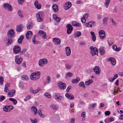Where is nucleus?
Returning a JSON list of instances; mask_svg holds the SVG:
<instances>
[{
	"mask_svg": "<svg viewBox=\"0 0 123 123\" xmlns=\"http://www.w3.org/2000/svg\"><path fill=\"white\" fill-rule=\"evenodd\" d=\"M30 120L32 123H37V120L36 119H35L34 120H32L31 119H30Z\"/></svg>",
	"mask_w": 123,
	"mask_h": 123,
	"instance_id": "nucleus-58",
	"label": "nucleus"
},
{
	"mask_svg": "<svg viewBox=\"0 0 123 123\" xmlns=\"http://www.w3.org/2000/svg\"><path fill=\"white\" fill-rule=\"evenodd\" d=\"M24 28V26L22 25H20L17 26L16 28L17 31L18 32H21Z\"/></svg>",
	"mask_w": 123,
	"mask_h": 123,
	"instance_id": "nucleus-17",
	"label": "nucleus"
},
{
	"mask_svg": "<svg viewBox=\"0 0 123 123\" xmlns=\"http://www.w3.org/2000/svg\"><path fill=\"white\" fill-rule=\"evenodd\" d=\"M4 8L6 9H8L9 11H11L12 10V8L11 5L9 4L6 3L3 5Z\"/></svg>",
	"mask_w": 123,
	"mask_h": 123,
	"instance_id": "nucleus-10",
	"label": "nucleus"
},
{
	"mask_svg": "<svg viewBox=\"0 0 123 123\" xmlns=\"http://www.w3.org/2000/svg\"><path fill=\"white\" fill-rule=\"evenodd\" d=\"M53 97L55 100L58 102L62 100L63 99V97L61 96H58L55 93L54 94Z\"/></svg>",
	"mask_w": 123,
	"mask_h": 123,
	"instance_id": "nucleus-12",
	"label": "nucleus"
},
{
	"mask_svg": "<svg viewBox=\"0 0 123 123\" xmlns=\"http://www.w3.org/2000/svg\"><path fill=\"white\" fill-rule=\"evenodd\" d=\"M65 96L68 98L70 99H73L74 98V97L71 94L67 93L65 94Z\"/></svg>",
	"mask_w": 123,
	"mask_h": 123,
	"instance_id": "nucleus-21",
	"label": "nucleus"
},
{
	"mask_svg": "<svg viewBox=\"0 0 123 123\" xmlns=\"http://www.w3.org/2000/svg\"><path fill=\"white\" fill-rule=\"evenodd\" d=\"M26 27L28 30H30L33 27L32 24L31 22H29L27 24Z\"/></svg>",
	"mask_w": 123,
	"mask_h": 123,
	"instance_id": "nucleus-26",
	"label": "nucleus"
},
{
	"mask_svg": "<svg viewBox=\"0 0 123 123\" xmlns=\"http://www.w3.org/2000/svg\"><path fill=\"white\" fill-rule=\"evenodd\" d=\"M66 68L68 69H70L72 68V66L68 64H65Z\"/></svg>",
	"mask_w": 123,
	"mask_h": 123,
	"instance_id": "nucleus-49",
	"label": "nucleus"
},
{
	"mask_svg": "<svg viewBox=\"0 0 123 123\" xmlns=\"http://www.w3.org/2000/svg\"><path fill=\"white\" fill-rule=\"evenodd\" d=\"M96 24V22L93 21L89 22L85 24V25L86 27H89L91 28L92 26L95 25Z\"/></svg>",
	"mask_w": 123,
	"mask_h": 123,
	"instance_id": "nucleus-5",
	"label": "nucleus"
},
{
	"mask_svg": "<svg viewBox=\"0 0 123 123\" xmlns=\"http://www.w3.org/2000/svg\"><path fill=\"white\" fill-rule=\"evenodd\" d=\"M51 79L50 77L49 76H48L46 77V81L47 83H49Z\"/></svg>",
	"mask_w": 123,
	"mask_h": 123,
	"instance_id": "nucleus-48",
	"label": "nucleus"
},
{
	"mask_svg": "<svg viewBox=\"0 0 123 123\" xmlns=\"http://www.w3.org/2000/svg\"><path fill=\"white\" fill-rule=\"evenodd\" d=\"M78 86H80L84 88H85L86 87L84 83L83 82H80L78 84Z\"/></svg>",
	"mask_w": 123,
	"mask_h": 123,
	"instance_id": "nucleus-37",
	"label": "nucleus"
},
{
	"mask_svg": "<svg viewBox=\"0 0 123 123\" xmlns=\"http://www.w3.org/2000/svg\"><path fill=\"white\" fill-rule=\"evenodd\" d=\"M30 91L31 93L33 94H35L36 92L35 90H34L32 88H31L30 89Z\"/></svg>",
	"mask_w": 123,
	"mask_h": 123,
	"instance_id": "nucleus-50",
	"label": "nucleus"
},
{
	"mask_svg": "<svg viewBox=\"0 0 123 123\" xmlns=\"http://www.w3.org/2000/svg\"><path fill=\"white\" fill-rule=\"evenodd\" d=\"M112 48L114 50L117 51H119L120 49V47L117 48V45H114L113 46Z\"/></svg>",
	"mask_w": 123,
	"mask_h": 123,
	"instance_id": "nucleus-30",
	"label": "nucleus"
},
{
	"mask_svg": "<svg viewBox=\"0 0 123 123\" xmlns=\"http://www.w3.org/2000/svg\"><path fill=\"white\" fill-rule=\"evenodd\" d=\"M18 14L19 16L21 18H22L23 17V16L22 14L21 11L20 10H19L18 11Z\"/></svg>",
	"mask_w": 123,
	"mask_h": 123,
	"instance_id": "nucleus-41",
	"label": "nucleus"
},
{
	"mask_svg": "<svg viewBox=\"0 0 123 123\" xmlns=\"http://www.w3.org/2000/svg\"><path fill=\"white\" fill-rule=\"evenodd\" d=\"M7 35L8 37H13L15 36L14 30L11 29L9 30L7 32Z\"/></svg>",
	"mask_w": 123,
	"mask_h": 123,
	"instance_id": "nucleus-6",
	"label": "nucleus"
},
{
	"mask_svg": "<svg viewBox=\"0 0 123 123\" xmlns=\"http://www.w3.org/2000/svg\"><path fill=\"white\" fill-rule=\"evenodd\" d=\"M67 28V33L68 34H70L73 30V28L71 25L70 24H68L66 25Z\"/></svg>",
	"mask_w": 123,
	"mask_h": 123,
	"instance_id": "nucleus-8",
	"label": "nucleus"
},
{
	"mask_svg": "<svg viewBox=\"0 0 123 123\" xmlns=\"http://www.w3.org/2000/svg\"><path fill=\"white\" fill-rule=\"evenodd\" d=\"M22 58L21 57H19V55H17L15 56V61L17 64H20L22 62Z\"/></svg>",
	"mask_w": 123,
	"mask_h": 123,
	"instance_id": "nucleus-4",
	"label": "nucleus"
},
{
	"mask_svg": "<svg viewBox=\"0 0 123 123\" xmlns=\"http://www.w3.org/2000/svg\"><path fill=\"white\" fill-rule=\"evenodd\" d=\"M31 111L34 112V115H36L37 113V109L34 106H32L31 108Z\"/></svg>",
	"mask_w": 123,
	"mask_h": 123,
	"instance_id": "nucleus-22",
	"label": "nucleus"
},
{
	"mask_svg": "<svg viewBox=\"0 0 123 123\" xmlns=\"http://www.w3.org/2000/svg\"><path fill=\"white\" fill-rule=\"evenodd\" d=\"M38 34L42 37L43 38L45 39L47 37L46 33L44 31L40 30L39 31Z\"/></svg>",
	"mask_w": 123,
	"mask_h": 123,
	"instance_id": "nucleus-9",
	"label": "nucleus"
},
{
	"mask_svg": "<svg viewBox=\"0 0 123 123\" xmlns=\"http://www.w3.org/2000/svg\"><path fill=\"white\" fill-rule=\"evenodd\" d=\"M47 62L48 61L46 59H41L39 62V65L40 66L42 67L46 64Z\"/></svg>",
	"mask_w": 123,
	"mask_h": 123,
	"instance_id": "nucleus-3",
	"label": "nucleus"
},
{
	"mask_svg": "<svg viewBox=\"0 0 123 123\" xmlns=\"http://www.w3.org/2000/svg\"><path fill=\"white\" fill-rule=\"evenodd\" d=\"M88 17V14L86 13L84 14L83 17V18H84L85 19L87 18Z\"/></svg>",
	"mask_w": 123,
	"mask_h": 123,
	"instance_id": "nucleus-55",
	"label": "nucleus"
},
{
	"mask_svg": "<svg viewBox=\"0 0 123 123\" xmlns=\"http://www.w3.org/2000/svg\"><path fill=\"white\" fill-rule=\"evenodd\" d=\"M72 24L73 26H76V27L80 26H81V25L79 23L76 22V21L73 22Z\"/></svg>",
	"mask_w": 123,
	"mask_h": 123,
	"instance_id": "nucleus-35",
	"label": "nucleus"
},
{
	"mask_svg": "<svg viewBox=\"0 0 123 123\" xmlns=\"http://www.w3.org/2000/svg\"><path fill=\"white\" fill-rule=\"evenodd\" d=\"M85 112H83L81 114V116L83 117L82 120H85Z\"/></svg>",
	"mask_w": 123,
	"mask_h": 123,
	"instance_id": "nucleus-46",
	"label": "nucleus"
},
{
	"mask_svg": "<svg viewBox=\"0 0 123 123\" xmlns=\"http://www.w3.org/2000/svg\"><path fill=\"white\" fill-rule=\"evenodd\" d=\"M53 41L55 44H59L60 43V40L59 38H54L53 39Z\"/></svg>",
	"mask_w": 123,
	"mask_h": 123,
	"instance_id": "nucleus-25",
	"label": "nucleus"
},
{
	"mask_svg": "<svg viewBox=\"0 0 123 123\" xmlns=\"http://www.w3.org/2000/svg\"><path fill=\"white\" fill-rule=\"evenodd\" d=\"M31 31H28L26 33V38L27 39H29V37H30L29 36V35H28V34L29 33H30L31 34Z\"/></svg>",
	"mask_w": 123,
	"mask_h": 123,
	"instance_id": "nucleus-51",
	"label": "nucleus"
},
{
	"mask_svg": "<svg viewBox=\"0 0 123 123\" xmlns=\"http://www.w3.org/2000/svg\"><path fill=\"white\" fill-rule=\"evenodd\" d=\"M38 115L41 117L42 118H44V115L43 114L42 112H41V110H39L38 111Z\"/></svg>",
	"mask_w": 123,
	"mask_h": 123,
	"instance_id": "nucleus-39",
	"label": "nucleus"
},
{
	"mask_svg": "<svg viewBox=\"0 0 123 123\" xmlns=\"http://www.w3.org/2000/svg\"><path fill=\"white\" fill-rule=\"evenodd\" d=\"M66 85L65 83L59 82L58 83V86L61 89H64L66 88Z\"/></svg>",
	"mask_w": 123,
	"mask_h": 123,
	"instance_id": "nucleus-13",
	"label": "nucleus"
},
{
	"mask_svg": "<svg viewBox=\"0 0 123 123\" xmlns=\"http://www.w3.org/2000/svg\"><path fill=\"white\" fill-rule=\"evenodd\" d=\"M66 55L67 56H69L71 54V50L70 47H66L65 48Z\"/></svg>",
	"mask_w": 123,
	"mask_h": 123,
	"instance_id": "nucleus-15",
	"label": "nucleus"
},
{
	"mask_svg": "<svg viewBox=\"0 0 123 123\" xmlns=\"http://www.w3.org/2000/svg\"><path fill=\"white\" fill-rule=\"evenodd\" d=\"M13 51L14 53L16 54L19 53L20 51V48L18 45L14 46L13 48Z\"/></svg>",
	"mask_w": 123,
	"mask_h": 123,
	"instance_id": "nucleus-7",
	"label": "nucleus"
},
{
	"mask_svg": "<svg viewBox=\"0 0 123 123\" xmlns=\"http://www.w3.org/2000/svg\"><path fill=\"white\" fill-rule=\"evenodd\" d=\"M34 76V74L33 73L31 74L30 76L31 79L34 80H36V78Z\"/></svg>",
	"mask_w": 123,
	"mask_h": 123,
	"instance_id": "nucleus-43",
	"label": "nucleus"
},
{
	"mask_svg": "<svg viewBox=\"0 0 123 123\" xmlns=\"http://www.w3.org/2000/svg\"><path fill=\"white\" fill-rule=\"evenodd\" d=\"M110 0H105V5L106 8L109 5V3L110 2Z\"/></svg>",
	"mask_w": 123,
	"mask_h": 123,
	"instance_id": "nucleus-47",
	"label": "nucleus"
},
{
	"mask_svg": "<svg viewBox=\"0 0 123 123\" xmlns=\"http://www.w3.org/2000/svg\"><path fill=\"white\" fill-rule=\"evenodd\" d=\"M8 106H6L3 108L4 111L6 112H9L10 111V110H9Z\"/></svg>",
	"mask_w": 123,
	"mask_h": 123,
	"instance_id": "nucleus-45",
	"label": "nucleus"
},
{
	"mask_svg": "<svg viewBox=\"0 0 123 123\" xmlns=\"http://www.w3.org/2000/svg\"><path fill=\"white\" fill-rule=\"evenodd\" d=\"M75 37H78L80 36L81 34V32L80 31H77L75 33Z\"/></svg>",
	"mask_w": 123,
	"mask_h": 123,
	"instance_id": "nucleus-33",
	"label": "nucleus"
},
{
	"mask_svg": "<svg viewBox=\"0 0 123 123\" xmlns=\"http://www.w3.org/2000/svg\"><path fill=\"white\" fill-rule=\"evenodd\" d=\"M5 97L3 95H1L0 96V99L1 101H0V102H1L4 100L5 98Z\"/></svg>",
	"mask_w": 123,
	"mask_h": 123,
	"instance_id": "nucleus-56",
	"label": "nucleus"
},
{
	"mask_svg": "<svg viewBox=\"0 0 123 123\" xmlns=\"http://www.w3.org/2000/svg\"><path fill=\"white\" fill-rule=\"evenodd\" d=\"M8 107H9V110H10V111L11 110H12L13 108V106H11V105H10V106H8Z\"/></svg>",
	"mask_w": 123,
	"mask_h": 123,
	"instance_id": "nucleus-63",
	"label": "nucleus"
},
{
	"mask_svg": "<svg viewBox=\"0 0 123 123\" xmlns=\"http://www.w3.org/2000/svg\"><path fill=\"white\" fill-rule=\"evenodd\" d=\"M73 75V74L70 72H68L65 75V78H68V77H71Z\"/></svg>",
	"mask_w": 123,
	"mask_h": 123,
	"instance_id": "nucleus-36",
	"label": "nucleus"
},
{
	"mask_svg": "<svg viewBox=\"0 0 123 123\" xmlns=\"http://www.w3.org/2000/svg\"><path fill=\"white\" fill-rule=\"evenodd\" d=\"M36 17L37 21L38 22H41L43 20V15L42 12H38L36 15Z\"/></svg>",
	"mask_w": 123,
	"mask_h": 123,
	"instance_id": "nucleus-1",
	"label": "nucleus"
},
{
	"mask_svg": "<svg viewBox=\"0 0 123 123\" xmlns=\"http://www.w3.org/2000/svg\"><path fill=\"white\" fill-rule=\"evenodd\" d=\"M93 82V81L91 80H89L88 81L85 82V84L86 85H89Z\"/></svg>",
	"mask_w": 123,
	"mask_h": 123,
	"instance_id": "nucleus-42",
	"label": "nucleus"
},
{
	"mask_svg": "<svg viewBox=\"0 0 123 123\" xmlns=\"http://www.w3.org/2000/svg\"><path fill=\"white\" fill-rule=\"evenodd\" d=\"M4 79L2 76H0V84L2 85L3 84Z\"/></svg>",
	"mask_w": 123,
	"mask_h": 123,
	"instance_id": "nucleus-52",
	"label": "nucleus"
},
{
	"mask_svg": "<svg viewBox=\"0 0 123 123\" xmlns=\"http://www.w3.org/2000/svg\"><path fill=\"white\" fill-rule=\"evenodd\" d=\"M44 95L46 97L49 98H50L51 97V95L48 92H45L44 94Z\"/></svg>",
	"mask_w": 123,
	"mask_h": 123,
	"instance_id": "nucleus-44",
	"label": "nucleus"
},
{
	"mask_svg": "<svg viewBox=\"0 0 123 123\" xmlns=\"http://www.w3.org/2000/svg\"><path fill=\"white\" fill-rule=\"evenodd\" d=\"M80 79L79 77H76L75 79H73L72 80L73 83H78L80 81Z\"/></svg>",
	"mask_w": 123,
	"mask_h": 123,
	"instance_id": "nucleus-32",
	"label": "nucleus"
},
{
	"mask_svg": "<svg viewBox=\"0 0 123 123\" xmlns=\"http://www.w3.org/2000/svg\"><path fill=\"white\" fill-rule=\"evenodd\" d=\"M105 122L106 123H107L110 122L109 121V118H108L105 119L104 120Z\"/></svg>",
	"mask_w": 123,
	"mask_h": 123,
	"instance_id": "nucleus-61",
	"label": "nucleus"
},
{
	"mask_svg": "<svg viewBox=\"0 0 123 123\" xmlns=\"http://www.w3.org/2000/svg\"><path fill=\"white\" fill-rule=\"evenodd\" d=\"M25 0H18V2L19 4L22 5L23 4V2Z\"/></svg>",
	"mask_w": 123,
	"mask_h": 123,
	"instance_id": "nucleus-60",
	"label": "nucleus"
},
{
	"mask_svg": "<svg viewBox=\"0 0 123 123\" xmlns=\"http://www.w3.org/2000/svg\"><path fill=\"white\" fill-rule=\"evenodd\" d=\"M110 113V111H106L105 113V115L106 116H109Z\"/></svg>",
	"mask_w": 123,
	"mask_h": 123,
	"instance_id": "nucleus-57",
	"label": "nucleus"
},
{
	"mask_svg": "<svg viewBox=\"0 0 123 123\" xmlns=\"http://www.w3.org/2000/svg\"><path fill=\"white\" fill-rule=\"evenodd\" d=\"M81 21L83 23H85L86 22V19L84 18H81Z\"/></svg>",
	"mask_w": 123,
	"mask_h": 123,
	"instance_id": "nucleus-62",
	"label": "nucleus"
},
{
	"mask_svg": "<svg viewBox=\"0 0 123 123\" xmlns=\"http://www.w3.org/2000/svg\"><path fill=\"white\" fill-rule=\"evenodd\" d=\"M89 48L91 50V54L92 56L94 55L98 54V50L96 48H94L92 46H91L89 47Z\"/></svg>",
	"mask_w": 123,
	"mask_h": 123,
	"instance_id": "nucleus-2",
	"label": "nucleus"
},
{
	"mask_svg": "<svg viewBox=\"0 0 123 123\" xmlns=\"http://www.w3.org/2000/svg\"><path fill=\"white\" fill-rule=\"evenodd\" d=\"M53 17L54 19L57 22H59L61 18L58 17L55 14H53Z\"/></svg>",
	"mask_w": 123,
	"mask_h": 123,
	"instance_id": "nucleus-29",
	"label": "nucleus"
},
{
	"mask_svg": "<svg viewBox=\"0 0 123 123\" xmlns=\"http://www.w3.org/2000/svg\"><path fill=\"white\" fill-rule=\"evenodd\" d=\"M93 70L97 75H98L100 72V69L99 67L97 66L95 67L93 69Z\"/></svg>",
	"mask_w": 123,
	"mask_h": 123,
	"instance_id": "nucleus-14",
	"label": "nucleus"
},
{
	"mask_svg": "<svg viewBox=\"0 0 123 123\" xmlns=\"http://www.w3.org/2000/svg\"><path fill=\"white\" fill-rule=\"evenodd\" d=\"M35 36H34L32 39V42L34 43H36V40L35 39Z\"/></svg>",
	"mask_w": 123,
	"mask_h": 123,
	"instance_id": "nucleus-64",
	"label": "nucleus"
},
{
	"mask_svg": "<svg viewBox=\"0 0 123 123\" xmlns=\"http://www.w3.org/2000/svg\"><path fill=\"white\" fill-rule=\"evenodd\" d=\"M72 4L71 2H68L66 3L65 4L64 7V9L67 10L69 9L71 6Z\"/></svg>",
	"mask_w": 123,
	"mask_h": 123,
	"instance_id": "nucleus-16",
	"label": "nucleus"
},
{
	"mask_svg": "<svg viewBox=\"0 0 123 123\" xmlns=\"http://www.w3.org/2000/svg\"><path fill=\"white\" fill-rule=\"evenodd\" d=\"M52 8L55 12H56L58 11V6L56 5H54L52 6Z\"/></svg>",
	"mask_w": 123,
	"mask_h": 123,
	"instance_id": "nucleus-34",
	"label": "nucleus"
},
{
	"mask_svg": "<svg viewBox=\"0 0 123 123\" xmlns=\"http://www.w3.org/2000/svg\"><path fill=\"white\" fill-rule=\"evenodd\" d=\"M108 20L107 17H106L104 18L103 19V24H105L106 23V22Z\"/></svg>",
	"mask_w": 123,
	"mask_h": 123,
	"instance_id": "nucleus-53",
	"label": "nucleus"
},
{
	"mask_svg": "<svg viewBox=\"0 0 123 123\" xmlns=\"http://www.w3.org/2000/svg\"><path fill=\"white\" fill-rule=\"evenodd\" d=\"M24 37L23 35H21L18 38V42L20 44L22 40L24 38Z\"/></svg>",
	"mask_w": 123,
	"mask_h": 123,
	"instance_id": "nucleus-38",
	"label": "nucleus"
},
{
	"mask_svg": "<svg viewBox=\"0 0 123 123\" xmlns=\"http://www.w3.org/2000/svg\"><path fill=\"white\" fill-rule=\"evenodd\" d=\"M7 39V42L6 44L8 45L12 44V37H8Z\"/></svg>",
	"mask_w": 123,
	"mask_h": 123,
	"instance_id": "nucleus-27",
	"label": "nucleus"
},
{
	"mask_svg": "<svg viewBox=\"0 0 123 123\" xmlns=\"http://www.w3.org/2000/svg\"><path fill=\"white\" fill-rule=\"evenodd\" d=\"M34 5L35 7L38 9H40L41 7V5L38 3L37 0L35 1L34 3Z\"/></svg>",
	"mask_w": 123,
	"mask_h": 123,
	"instance_id": "nucleus-23",
	"label": "nucleus"
},
{
	"mask_svg": "<svg viewBox=\"0 0 123 123\" xmlns=\"http://www.w3.org/2000/svg\"><path fill=\"white\" fill-rule=\"evenodd\" d=\"M99 52L101 55H103L105 53L104 48L103 47H100L99 49Z\"/></svg>",
	"mask_w": 123,
	"mask_h": 123,
	"instance_id": "nucleus-19",
	"label": "nucleus"
},
{
	"mask_svg": "<svg viewBox=\"0 0 123 123\" xmlns=\"http://www.w3.org/2000/svg\"><path fill=\"white\" fill-rule=\"evenodd\" d=\"M99 34L100 39H104L105 38V33L104 31L100 30L99 32Z\"/></svg>",
	"mask_w": 123,
	"mask_h": 123,
	"instance_id": "nucleus-11",
	"label": "nucleus"
},
{
	"mask_svg": "<svg viewBox=\"0 0 123 123\" xmlns=\"http://www.w3.org/2000/svg\"><path fill=\"white\" fill-rule=\"evenodd\" d=\"M16 91L14 90H12L8 93V96L9 97H12L13 96V94L15 93Z\"/></svg>",
	"mask_w": 123,
	"mask_h": 123,
	"instance_id": "nucleus-20",
	"label": "nucleus"
},
{
	"mask_svg": "<svg viewBox=\"0 0 123 123\" xmlns=\"http://www.w3.org/2000/svg\"><path fill=\"white\" fill-rule=\"evenodd\" d=\"M9 100L13 102L14 105L16 104L17 101L16 100L12 98H9Z\"/></svg>",
	"mask_w": 123,
	"mask_h": 123,
	"instance_id": "nucleus-40",
	"label": "nucleus"
},
{
	"mask_svg": "<svg viewBox=\"0 0 123 123\" xmlns=\"http://www.w3.org/2000/svg\"><path fill=\"white\" fill-rule=\"evenodd\" d=\"M21 80L24 81H27L29 78L26 75H23L21 77Z\"/></svg>",
	"mask_w": 123,
	"mask_h": 123,
	"instance_id": "nucleus-24",
	"label": "nucleus"
},
{
	"mask_svg": "<svg viewBox=\"0 0 123 123\" xmlns=\"http://www.w3.org/2000/svg\"><path fill=\"white\" fill-rule=\"evenodd\" d=\"M107 61H110L111 63L113 65H115L116 64V61L115 59L112 57H110L107 59Z\"/></svg>",
	"mask_w": 123,
	"mask_h": 123,
	"instance_id": "nucleus-18",
	"label": "nucleus"
},
{
	"mask_svg": "<svg viewBox=\"0 0 123 123\" xmlns=\"http://www.w3.org/2000/svg\"><path fill=\"white\" fill-rule=\"evenodd\" d=\"M90 33L92 35V39L93 41H95L96 39V37L95 33L93 31H91Z\"/></svg>",
	"mask_w": 123,
	"mask_h": 123,
	"instance_id": "nucleus-28",
	"label": "nucleus"
},
{
	"mask_svg": "<svg viewBox=\"0 0 123 123\" xmlns=\"http://www.w3.org/2000/svg\"><path fill=\"white\" fill-rule=\"evenodd\" d=\"M19 86L22 89H23L24 87V85L21 83H19Z\"/></svg>",
	"mask_w": 123,
	"mask_h": 123,
	"instance_id": "nucleus-54",
	"label": "nucleus"
},
{
	"mask_svg": "<svg viewBox=\"0 0 123 123\" xmlns=\"http://www.w3.org/2000/svg\"><path fill=\"white\" fill-rule=\"evenodd\" d=\"M50 106L51 108L54 109H57L56 107L54 105H51Z\"/></svg>",
	"mask_w": 123,
	"mask_h": 123,
	"instance_id": "nucleus-59",
	"label": "nucleus"
},
{
	"mask_svg": "<svg viewBox=\"0 0 123 123\" xmlns=\"http://www.w3.org/2000/svg\"><path fill=\"white\" fill-rule=\"evenodd\" d=\"M34 75H35L39 79L40 78V73L39 71H36L33 73Z\"/></svg>",
	"mask_w": 123,
	"mask_h": 123,
	"instance_id": "nucleus-31",
	"label": "nucleus"
}]
</instances>
